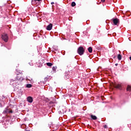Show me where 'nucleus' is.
<instances>
[{"instance_id":"obj_1","label":"nucleus","mask_w":131,"mask_h":131,"mask_svg":"<svg viewBox=\"0 0 131 131\" xmlns=\"http://www.w3.org/2000/svg\"><path fill=\"white\" fill-rule=\"evenodd\" d=\"M77 53L80 55V56H82V55L84 53V49H83V47H79L77 50Z\"/></svg>"},{"instance_id":"obj_2","label":"nucleus","mask_w":131,"mask_h":131,"mask_svg":"<svg viewBox=\"0 0 131 131\" xmlns=\"http://www.w3.org/2000/svg\"><path fill=\"white\" fill-rule=\"evenodd\" d=\"M2 38L5 42H7L8 40H9V37L8 36V34L5 33L2 34Z\"/></svg>"},{"instance_id":"obj_3","label":"nucleus","mask_w":131,"mask_h":131,"mask_svg":"<svg viewBox=\"0 0 131 131\" xmlns=\"http://www.w3.org/2000/svg\"><path fill=\"white\" fill-rule=\"evenodd\" d=\"M16 80H23V77H22V74H17L16 77Z\"/></svg>"},{"instance_id":"obj_4","label":"nucleus","mask_w":131,"mask_h":131,"mask_svg":"<svg viewBox=\"0 0 131 131\" xmlns=\"http://www.w3.org/2000/svg\"><path fill=\"white\" fill-rule=\"evenodd\" d=\"M113 21L114 25H117L119 23V19L118 18H114L113 19Z\"/></svg>"},{"instance_id":"obj_5","label":"nucleus","mask_w":131,"mask_h":131,"mask_svg":"<svg viewBox=\"0 0 131 131\" xmlns=\"http://www.w3.org/2000/svg\"><path fill=\"white\" fill-rule=\"evenodd\" d=\"M114 86L115 88V89L121 90V84H114Z\"/></svg>"},{"instance_id":"obj_6","label":"nucleus","mask_w":131,"mask_h":131,"mask_svg":"<svg viewBox=\"0 0 131 131\" xmlns=\"http://www.w3.org/2000/svg\"><path fill=\"white\" fill-rule=\"evenodd\" d=\"M52 28H53V24H50L47 27V30H52Z\"/></svg>"},{"instance_id":"obj_7","label":"nucleus","mask_w":131,"mask_h":131,"mask_svg":"<svg viewBox=\"0 0 131 131\" xmlns=\"http://www.w3.org/2000/svg\"><path fill=\"white\" fill-rule=\"evenodd\" d=\"M27 101L29 103H32V102H33V99H32V97L29 96L27 98Z\"/></svg>"},{"instance_id":"obj_8","label":"nucleus","mask_w":131,"mask_h":131,"mask_svg":"<svg viewBox=\"0 0 131 131\" xmlns=\"http://www.w3.org/2000/svg\"><path fill=\"white\" fill-rule=\"evenodd\" d=\"M41 0H32V5L36 4V2H40Z\"/></svg>"},{"instance_id":"obj_9","label":"nucleus","mask_w":131,"mask_h":131,"mask_svg":"<svg viewBox=\"0 0 131 131\" xmlns=\"http://www.w3.org/2000/svg\"><path fill=\"white\" fill-rule=\"evenodd\" d=\"M91 117L94 120H97V117L96 116L92 115H91Z\"/></svg>"},{"instance_id":"obj_10","label":"nucleus","mask_w":131,"mask_h":131,"mask_svg":"<svg viewBox=\"0 0 131 131\" xmlns=\"http://www.w3.org/2000/svg\"><path fill=\"white\" fill-rule=\"evenodd\" d=\"M46 65H47V66H49V67H52V66L53 65V63H52L51 62H47L46 63Z\"/></svg>"},{"instance_id":"obj_11","label":"nucleus","mask_w":131,"mask_h":131,"mask_svg":"<svg viewBox=\"0 0 131 131\" xmlns=\"http://www.w3.org/2000/svg\"><path fill=\"white\" fill-rule=\"evenodd\" d=\"M88 51L89 53H92V52H93V48H92V47H89L88 48Z\"/></svg>"},{"instance_id":"obj_12","label":"nucleus","mask_w":131,"mask_h":131,"mask_svg":"<svg viewBox=\"0 0 131 131\" xmlns=\"http://www.w3.org/2000/svg\"><path fill=\"white\" fill-rule=\"evenodd\" d=\"M127 91H128L129 92H130L131 91V86L129 85H128L127 86Z\"/></svg>"},{"instance_id":"obj_13","label":"nucleus","mask_w":131,"mask_h":131,"mask_svg":"<svg viewBox=\"0 0 131 131\" xmlns=\"http://www.w3.org/2000/svg\"><path fill=\"white\" fill-rule=\"evenodd\" d=\"M117 58H118V60H121V58H122L121 55L118 54Z\"/></svg>"},{"instance_id":"obj_14","label":"nucleus","mask_w":131,"mask_h":131,"mask_svg":"<svg viewBox=\"0 0 131 131\" xmlns=\"http://www.w3.org/2000/svg\"><path fill=\"white\" fill-rule=\"evenodd\" d=\"M71 6L72 7H75V6H76V4H75V2H72Z\"/></svg>"},{"instance_id":"obj_15","label":"nucleus","mask_w":131,"mask_h":131,"mask_svg":"<svg viewBox=\"0 0 131 131\" xmlns=\"http://www.w3.org/2000/svg\"><path fill=\"white\" fill-rule=\"evenodd\" d=\"M32 86V85H31V84H27V88H30Z\"/></svg>"},{"instance_id":"obj_16","label":"nucleus","mask_w":131,"mask_h":131,"mask_svg":"<svg viewBox=\"0 0 131 131\" xmlns=\"http://www.w3.org/2000/svg\"><path fill=\"white\" fill-rule=\"evenodd\" d=\"M56 69H57V67H53L52 68L53 71H56Z\"/></svg>"},{"instance_id":"obj_17","label":"nucleus","mask_w":131,"mask_h":131,"mask_svg":"<svg viewBox=\"0 0 131 131\" xmlns=\"http://www.w3.org/2000/svg\"><path fill=\"white\" fill-rule=\"evenodd\" d=\"M103 127H104V128H108V126H107V125H103Z\"/></svg>"},{"instance_id":"obj_18","label":"nucleus","mask_w":131,"mask_h":131,"mask_svg":"<svg viewBox=\"0 0 131 131\" xmlns=\"http://www.w3.org/2000/svg\"><path fill=\"white\" fill-rule=\"evenodd\" d=\"M38 52H39L41 50L40 47H37Z\"/></svg>"},{"instance_id":"obj_19","label":"nucleus","mask_w":131,"mask_h":131,"mask_svg":"<svg viewBox=\"0 0 131 131\" xmlns=\"http://www.w3.org/2000/svg\"><path fill=\"white\" fill-rule=\"evenodd\" d=\"M102 3H105V0H101Z\"/></svg>"},{"instance_id":"obj_20","label":"nucleus","mask_w":131,"mask_h":131,"mask_svg":"<svg viewBox=\"0 0 131 131\" xmlns=\"http://www.w3.org/2000/svg\"><path fill=\"white\" fill-rule=\"evenodd\" d=\"M9 113H13V111H9Z\"/></svg>"},{"instance_id":"obj_21","label":"nucleus","mask_w":131,"mask_h":131,"mask_svg":"<svg viewBox=\"0 0 131 131\" xmlns=\"http://www.w3.org/2000/svg\"><path fill=\"white\" fill-rule=\"evenodd\" d=\"M55 3L54 2L51 3V5H54Z\"/></svg>"},{"instance_id":"obj_22","label":"nucleus","mask_w":131,"mask_h":131,"mask_svg":"<svg viewBox=\"0 0 131 131\" xmlns=\"http://www.w3.org/2000/svg\"><path fill=\"white\" fill-rule=\"evenodd\" d=\"M118 63H116V64H115V66H118Z\"/></svg>"},{"instance_id":"obj_23","label":"nucleus","mask_w":131,"mask_h":131,"mask_svg":"<svg viewBox=\"0 0 131 131\" xmlns=\"http://www.w3.org/2000/svg\"><path fill=\"white\" fill-rule=\"evenodd\" d=\"M129 60L131 61V56L129 57Z\"/></svg>"},{"instance_id":"obj_24","label":"nucleus","mask_w":131,"mask_h":131,"mask_svg":"<svg viewBox=\"0 0 131 131\" xmlns=\"http://www.w3.org/2000/svg\"><path fill=\"white\" fill-rule=\"evenodd\" d=\"M27 131H30V130H27Z\"/></svg>"}]
</instances>
